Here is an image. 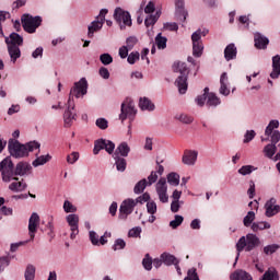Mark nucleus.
Returning a JSON list of instances; mask_svg holds the SVG:
<instances>
[{"label":"nucleus","mask_w":280,"mask_h":280,"mask_svg":"<svg viewBox=\"0 0 280 280\" xmlns=\"http://www.w3.org/2000/svg\"><path fill=\"white\" fill-rule=\"evenodd\" d=\"M88 89H89V83L84 78H82L79 82H75L74 86L71 89L69 100H68V108L63 113L65 128H71L77 117L75 113H73L75 110V105L71 102L72 97L78 98L81 95H86Z\"/></svg>","instance_id":"1"},{"label":"nucleus","mask_w":280,"mask_h":280,"mask_svg":"<svg viewBox=\"0 0 280 280\" xmlns=\"http://www.w3.org/2000/svg\"><path fill=\"white\" fill-rule=\"evenodd\" d=\"M275 128H279V120H270L265 130V137H261V141H271V143L267 144L264 148L265 155L268 159H272L275 154H277V143L280 141V131L275 130Z\"/></svg>","instance_id":"2"},{"label":"nucleus","mask_w":280,"mask_h":280,"mask_svg":"<svg viewBox=\"0 0 280 280\" xmlns=\"http://www.w3.org/2000/svg\"><path fill=\"white\" fill-rule=\"evenodd\" d=\"M40 149V143L37 141H31L28 143L22 144L19 140L10 139L8 142L9 153L13 159H25L30 156V152Z\"/></svg>","instance_id":"3"},{"label":"nucleus","mask_w":280,"mask_h":280,"mask_svg":"<svg viewBox=\"0 0 280 280\" xmlns=\"http://www.w3.org/2000/svg\"><path fill=\"white\" fill-rule=\"evenodd\" d=\"M173 71L174 73H179L175 81V86H177L180 95H185L188 89L187 79L189 78V68H187V63L183 61H175L173 63Z\"/></svg>","instance_id":"4"},{"label":"nucleus","mask_w":280,"mask_h":280,"mask_svg":"<svg viewBox=\"0 0 280 280\" xmlns=\"http://www.w3.org/2000/svg\"><path fill=\"white\" fill-rule=\"evenodd\" d=\"M259 244V237H257V235L255 234H247L246 236H242L236 243V261L237 259H240V254L242 253V250H244V248L247 253H250V250L257 248Z\"/></svg>","instance_id":"5"},{"label":"nucleus","mask_w":280,"mask_h":280,"mask_svg":"<svg viewBox=\"0 0 280 280\" xmlns=\"http://www.w3.org/2000/svg\"><path fill=\"white\" fill-rule=\"evenodd\" d=\"M209 34V30L203 28V30H197L195 33L191 35V42H192V56L195 58H200L202 56V51L205 50V46L202 45V36H207Z\"/></svg>","instance_id":"6"},{"label":"nucleus","mask_w":280,"mask_h":280,"mask_svg":"<svg viewBox=\"0 0 280 280\" xmlns=\"http://www.w3.org/2000/svg\"><path fill=\"white\" fill-rule=\"evenodd\" d=\"M136 115H137V108L135 107V101H132V98L127 97L121 103L119 119L122 122L126 121V119H130V121H132Z\"/></svg>","instance_id":"7"},{"label":"nucleus","mask_w":280,"mask_h":280,"mask_svg":"<svg viewBox=\"0 0 280 280\" xmlns=\"http://www.w3.org/2000/svg\"><path fill=\"white\" fill-rule=\"evenodd\" d=\"M14 163L12 159L5 158L0 162V172L2 174V180L10 183L11 180H19V177H14Z\"/></svg>","instance_id":"8"},{"label":"nucleus","mask_w":280,"mask_h":280,"mask_svg":"<svg viewBox=\"0 0 280 280\" xmlns=\"http://www.w3.org/2000/svg\"><path fill=\"white\" fill-rule=\"evenodd\" d=\"M21 21L24 32H27V34H34L36 30L40 27V23H43V18L23 14Z\"/></svg>","instance_id":"9"},{"label":"nucleus","mask_w":280,"mask_h":280,"mask_svg":"<svg viewBox=\"0 0 280 280\" xmlns=\"http://www.w3.org/2000/svg\"><path fill=\"white\" fill-rule=\"evenodd\" d=\"M114 19L118 25H120V30H126L127 27L132 26V18L130 16V12L124 11L121 8H116L114 12Z\"/></svg>","instance_id":"10"},{"label":"nucleus","mask_w":280,"mask_h":280,"mask_svg":"<svg viewBox=\"0 0 280 280\" xmlns=\"http://www.w3.org/2000/svg\"><path fill=\"white\" fill-rule=\"evenodd\" d=\"M101 150H105L107 154L115 152V144L110 140L98 139L94 142L93 154H100Z\"/></svg>","instance_id":"11"},{"label":"nucleus","mask_w":280,"mask_h":280,"mask_svg":"<svg viewBox=\"0 0 280 280\" xmlns=\"http://www.w3.org/2000/svg\"><path fill=\"white\" fill-rule=\"evenodd\" d=\"M135 207H137L135 199H126L122 201L119 209V219L126 220V218H128V215L135 211Z\"/></svg>","instance_id":"12"},{"label":"nucleus","mask_w":280,"mask_h":280,"mask_svg":"<svg viewBox=\"0 0 280 280\" xmlns=\"http://www.w3.org/2000/svg\"><path fill=\"white\" fill-rule=\"evenodd\" d=\"M40 222V217L38 213L33 212L28 220V235L32 241L36 237V231H38V224Z\"/></svg>","instance_id":"13"},{"label":"nucleus","mask_w":280,"mask_h":280,"mask_svg":"<svg viewBox=\"0 0 280 280\" xmlns=\"http://www.w3.org/2000/svg\"><path fill=\"white\" fill-rule=\"evenodd\" d=\"M175 8V16H177V21L185 23V21H187V16H189V13L185 10V0H176Z\"/></svg>","instance_id":"14"},{"label":"nucleus","mask_w":280,"mask_h":280,"mask_svg":"<svg viewBox=\"0 0 280 280\" xmlns=\"http://www.w3.org/2000/svg\"><path fill=\"white\" fill-rule=\"evenodd\" d=\"M266 209V217L267 218H273V215H277V213H280V206L277 205V199L271 198L265 203Z\"/></svg>","instance_id":"15"},{"label":"nucleus","mask_w":280,"mask_h":280,"mask_svg":"<svg viewBox=\"0 0 280 280\" xmlns=\"http://www.w3.org/2000/svg\"><path fill=\"white\" fill-rule=\"evenodd\" d=\"M106 237H110V233L105 232L103 236L97 235L95 231H90V242H92L93 246H104L105 244H108V240Z\"/></svg>","instance_id":"16"},{"label":"nucleus","mask_w":280,"mask_h":280,"mask_svg":"<svg viewBox=\"0 0 280 280\" xmlns=\"http://www.w3.org/2000/svg\"><path fill=\"white\" fill-rule=\"evenodd\" d=\"M32 172V165L28 162H19L15 165L14 177L27 176Z\"/></svg>","instance_id":"17"},{"label":"nucleus","mask_w":280,"mask_h":280,"mask_svg":"<svg viewBox=\"0 0 280 280\" xmlns=\"http://www.w3.org/2000/svg\"><path fill=\"white\" fill-rule=\"evenodd\" d=\"M254 43L256 49H268V45H270V39L264 36L261 33H256L254 35Z\"/></svg>","instance_id":"18"},{"label":"nucleus","mask_w":280,"mask_h":280,"mask_svg":"<svg viewBox=\"0 0 280 280\" xmlns=\"http://www.w3.org/2000/svg\"><path fill=\"white\" fill-rule=\"evenodd\" d=\"M182 161L185 165H196V161H198V152L185 151Z\"/></svg>","instance_id":"19"},{"label":"nucleus","mask_w":280,"mask_h":280,"mask_svg":"<svg viewBox=\"0 0 280 280\" xmlns=\"http://www.w3.org/2000/svg\"><path fill=\"white\" fill-rule=\"evenodd\" d=\"M220 93L221 95H230L231 90H229V74L226 72H223L220 78Z\"/></svg>","instance_id":"20"},{"label":"nucleus","mask_w":280,"mask_h":280,"mask_svg":"<svg viewBox=\"0 0 280 280\" xmlns=\"http://www.w3.org/2000/svg\"><path fill=\"white\" fill-rule=\"evenodd\" d=\"M5 44L8 45V47H10V45L21 47L23 46V37L19 35V33H11L9 38L5 37Z\"/></svg>","instance_id":"21"},{"label":"nucleus","mask_w":280,"mask_h":280,"mask_svg":"<svg viewBox=\"0 0 280 280\" xmlns=\"http://www.w3.org/2000/svg\"><path fill=\"white\" fill-rule=\"evenodd\" d=\"M224 58L229 62L230 60H235L237 58V47L235 44H229L224 49Z\"/></svg>","instance_id":"22"},{"label":"nucleus","mask_w":280,"mask_h":280,"mask_svg":"<svg viewBox=\"0 0 280 280\" xmlns=\"http://www.w3.org/2000/svg\"><path fill=\"white\" fill-rule=\"evenodd\" d=\"M8 54L10 56L11 62H13V65H15L16 60H19V58H21V48H19V46H16V45H9Z\"/></svg>","instance_id":"23"},{"label":"nucleus","mask_w":280,"mask_h":280,"mask_svg":"<svg viewBox=\"0 0 280 280\" xmlns=\"http://www.w3.org/2000/svg\"><path fill=\"white\" fill-rule=\"evenodd\" d=\"M130 154V145L128 142H121L115 150L114 156L126 158Z\"/></svg>","instance_id":"24"},{"label":"nucleus","mask_w":280,"mask_h":280,"mask_svg":"<svg viewBox=\"0 0 280 280\" xmlns=\"http://www.w3.org/2000/svg\"><path fill=\"white\" fill-rule=\"evenodd\" d=\"M280 75V56L277 55L272 58V72L270 73V78L272 80H277Z\"/></svg>","instance_id":"25"},{"label":"nucleus","mask_w":280,"mask_h":280,"mask_svg":"<svg viewBox=\"0 0 280 280\" xmlns=\"http://www.w3.org/2000/svg\"><path fill=\"white\" fill-rule=\"evenodd\" d=\"M104 27V24L98 20H95L88 26V37L93 38L95 32H100Z\"/></svg>","instance_id":"26"},{"label":"nucleus","mask_w":280,"mask_h":280,"mask_svg":"<svg viewBox=\"0 0 280 280\" xmlns=\"http://www.w3.org/2000/svg\"><path fill=\"white\" fill-rule=\"evenodd\" d=\"M161 259L165 266H178V258L172 254L163 253Z\"/></svg>","instance_id":"27"},{"label":"nucleus","mask_w":280,"mask_h":280,"mask_svg":"<svg viewBox=\"0 0 280 280\" xmlns=\"http://www.w3.org/2000/svg\"><path fill=\"white\" fill-rule=\"evenodd\" d=\"M9 189L15 192L25 191L27 189V183L23 179L21 182H13L9 185Z\"/></svg>","instance_id":"28"},{"label":"nucleus","mask_w":280,"mask_h":280,"mask_svg":"<svg viewBox=\"0 0 280 280\" xmlns=\"http://www.w3.org/2000/svg\"><path fill=\"white\" fill-rule=\"evenodd\" d=\"M139 106L141 110H154L155 108L154 103L148 97L140 98Z\"/></svg>","instance_id":"29"},{"label":"nucleus","mask_w":280,"mask_h":280,"mask_svg":"<svg viewBox=\"0 0 280 280\" xmlns=\"http://www.w3.org/2000/svg\"><path fill=\"white\" fill-rule=\"evenodd\" d=\"M115 159V165L118 172H126V167L128 163L126 162V159L119 156V155H114Z\"/></svg>","instance_id":"30"},{"label":"nucleus","mask_w":280,"mask_h":280,"mask_svg":"<svg viewBox=\"0 0 280 280\" xmlns=\"http://www.w3.org/2000/svg\"><path fill=\"white\" fill-rule=\"evenodd\" d=\"M261 280H279V273L277 269L269 268L264 275Z\"/></svg>","instance_id":"31"},{"label":"nucleus","mask_w":280,"mask_h":280,"mask_svg":"<svg viewBox=\"0 0 280 280\" xmlns=\"http://www.w3.org/2000/svg\"><path fill=\"white\" fill-rule=\"evenodd\" d=\"M51 161V155H40L36 160L33 161V167H39V165H45V163H49Z\"/></svg>","instance_id":"32"},{"label":"nucleus","mask_w":280,"mask_h":280,"mask_svg":"<svg viewBox=\"0 0 280 280\" xmlns=\"http://www.w3.org/2000/svg\"><path fill=\"white\" fill-rule=\"evenodd\" d=\"M265 229H270V223L268 222H254L252 224V231H254V233H257L258 231H265Z\"/></svg>","instance_id":"33"},{"label":"nucleus","mask_w":280,"mask_h":280,"mask_svg":"<svg viewBox=\"0 0 280 280\" xmlns=\"http://www.w3.org/2000/svg\"><path fill=\"white\" fill-rule=\"evenodd\" d=\"M235 280H253V276L244 270H238L233 273Z\"/></svg>","instance_id":"34"},{"label":"nucleus","mask_w":280,"mask_h":280,"mask_svg":"<svg viewBox=\"0 0 280 280\" xmlns=\"http://www.w3.org/2000/svg\"><path fill=\"white\" fill-rule=\"evenodd\" d=\"M155 45L158 49H165L167 47V37H163V35L159 33L155 37Z\"/></svg>","instance_id":"35"},{"label":"nucleus","mask_w":280,"mask_h":280,"mask_svg":"<svg viewBox=\"0 0 280 280\" xmlns=\"http://www.w3.org/2000/svg\"><path fill=\"white\" fill-rule=\"evenodd\" d=\"M167 183L173 185V187H178L180 185V175L178 173H170L167 175Z\"/></svg>","instance_id":"36"},{"label":"nucleus","mask_w":280,"mask_h":280,"mask_svg":"<svg viewBox=\"0 0 280 280\" xmlns=\"http://www.w3.org/2000/svg\"><path fill=\"white\" fill-rule=\"evenodd\" d=\"M167 192V179L161 177L156 184V194Z\"/></svg>","instance_id":"37"},{"label":"nucleus","mask_w":280,"mask_h":280,"mask_svg":"<svg viewBox=\"0 0 280 280\" xmlns=\"http://www.w3.org/2000/svg\"><path fill=\"white\" fill-rule=\"evenodd\" d=\"M207 106H220V97L215 93L211 92L207 96Z\"/></svg>","instance_id":"38"},{"label":"nucleus","mask_w":280,"mask_h":280,"mask_svg":"<svg viewBox=\"0 0 280 280\" xmlns=\"http://www.w3.org/2000/svg\"><path fill=\"white\" fill-rule=\"evenodd\" d=\"M24 277L25 280H34L36 277V267L34 265H27Z\"/></svg>","instance_id":"39"},{"label":"nucleus","mask_w":280,"mask_h":280,"mask_svg":"<svg viewBox=\"0 0 280 280\" xmlns=\"http://www.w3.org/2000/svg\"><path fill=\"white\" fill-rule=\"evenodd\" d=\"M148 179L143 178L138 182L133 188L135 194H143L145 191V187L148 186Z\"/></svg>","instance_id":"40"},{"label":"nucleus","mask_w":280,"mask_h":280,"mask_svg":"<svg viewBox=\"0 0 280 280\" xmlns=\"http://www.w3.org/2000/svg\"><path fill=\"white\" fill-rule=\"evenodd\" d=\"M161 16V13L159 11H156V13L154 15H149L145 20H144V25L145 27H151V25H155L156 21H159V18Z\"/></svg>","instance_id":"41"},{"label":"nucleus","mask_w":280,"mask_h":280,"mask_svg":"<svg viewBox=\"0 0 280 280\" xmlns=\"http://www.w3.org/2000/svg\"><path fill=\"white\" fill-rule=\"evenodd\" d=\"M67 222H68L70 229H75V228H78V224L80 222V217H78V214H69L67 217Z\"/></svg>","instance_id":"42"},{"label":"nucleus","mask_w":280,"mask_h":280,"mask_svg":"<svg viewBox=\"0 0 280 280\" xmlns=\"http://www.w3.org/2000/svg\"><path fill=\"white\" fill-rule=\"evenodd\" d=\"M255 222V212L254 211H248L245 218L243 219V224L244 226H250V224H254Z\"/></svg>","instance_id":"43"},{"label":"nucleus","mask_w":280,"mask_h":280,"mask_svg":"<svg viewBox=\"0 0 280 280\" xmlns=\"http://www.w3.org/2000/svg\"><path fill=\"white\" fill-rule=\"evenodd\" d=\"M152 257H150V254H145L143 260H142V266L145 270H152Z\"/></svg>","instance_id":"44"},{"label":"nucleus","mask_w":280,"mask_h":280,"mask_svg":"<svg viewBox=\"0 0 280 280\" xmlns=\"http://www.w3.org/2000/svg\"><path fill=\"white\" fill-rule=\"evenodd\" d=\"M100 60L102 65L108 66V65H112L113 62V56H110V54L108 52H105L100 56Z\"/></svg>","instance_id":"45"},{"label":"nucleus","mask_w":280,"mask_h":280,"mask_svg":"<svg viewBox=\"0 0 280 280\" xmlns=\"http://www.w3.org/2000/svg\"><path fill=\"white\" fill-rule=\"evenodd\" d=\"M184 220H185V219L183 218V215L176 214V215H175V220H173V221L170 222V226H171L172 229H178V226H180V224H183V221H184Z\"/></svg>","instance_id":"46"},{"label":"nucleus","mask_w":280,"mask_h":280,"mask_svg":"<svg viewBox=\"0 0 280 280\" xmlns=\"http://www.w3.org/2000/svg\"><path fill=\"white\" fill-rule=\"evenodd\" d=\"M279 250V245L278 244H272L264 247V253L265 255H272Z\"/></svg>","instance_id":"47"},{"label":"nucleus","mask_w":280,"mask_h":280,"mask_svg":"<svg viewBox=\"0 0 280 280\" xmlns=\"http://www.w3.org/2000/svg\"><path fill=\"white\" fill-rule=\"evenodd\" d=\"M124 248H126V241L121 238L116 240L113 245V250H124Z\"/></svg>","instance_id":"48"},{"label":"nucleus","mask_w":280,"mask_h":280,"mask_svg":"<svg viewBox=\"0 0 280 280\" xmlns=\"http://www.w3.org/2000/svg\"><path fill=\"white\" fill-rule=\"evenodd\" d=\"M253 170H255L253 165H244L238 170V174H242V176H247V174H253Z\"/></svg>","instance_id":"49"},{"label":"nucleus","mask_w":280,"mask_h":280,"mask_svg":"<svg viewBox=\"0 0 280 280\" xmlns=\"http://www.w3.org/2000/svg\"><path fill=\"white\" fill-rule=\"evenodd\" d=\"M95 124L100 130H106L108 128V120L106 118H97Z\"/></svg>","instance_id":"50"},{"label":"nucleus","mask_w":280,"mask_h":280,"mask_svg":"<svg viewBox=\"0 0 280 280\" xmlns=\"http://www.w3.org/2000/svg\"><path fill=\"white\" fill-rule=\"evenodd\" d=\"M63 211H66V213H75L77 209L74 208L73 203L66 200L63 202Z\"/></svg>","instance_id":"51"},{"label":"nucleus","mask_w":280,"mask_h":280,"mask_svg":"<svg viewBox=\"0 0 280 280\" xmlns=\"http://www.w3.org/2000/svg\"><path fill=\"white\" fill-rule=\"evenodd\" d=\"M177 119L182 121V124H192L194 122V117L187 115V114H182L177 116Z\"/></svg>","instance_id":"52"},{"label":"nucleus","mask_w":280,"mask_h":280,"mask_svg":"<svg viewBox=\"0 0 280 280\" xmlns=\"http://www.w3.org/2000/svg\"><path fill=\"white\" fill-rule=\"evenodd\" d=\"M80 159V153L78 152H72L70 155L67 156V163L70 165H73Z\"/></svg>","instance_id":"53"},{"label":"nucleus","mask_w":280,"mask_h":280,"mask_svg":"<svg viewBox=\"0 0 280 280\" xmlns=\"http://www.w3.org/2000/svg\"><path fill=\"white\" fill-rule=\"evenodd\" d=\"M147 211L151 215H154V213H156V202L154 201L147 202Z\"/></svg>","instance_id":"54"},{"label":"nucleus","mask_w":280,"mask_h":280,"mask_svg":"<svg viewBox=\"0 0 280 280\" xmlns=\"http://www.w3.org/2000/svg\"><path fill=\"white\" fill-rule=\"evenodd\" d=\"M180 205H183V201H172L171 203L172 213H178V211H180Z\"/></svg>","instance_id":"55"},{"label":"nucleus","mask_w":280,"mask_h":280,"mask_svg":"<svg viewBox=\"0 0 280 280\" xmlns=\"http://www.w3.org/2000/svg\"><path fill=\"white\" fill-rule=\"evenodd\" d=\"M148 180L147 184L150 185H154V183H156V180H159V175H156V172L152 171L151 174L148 176Z\"/></svg>","instance_id":"56"},{"label":"nucleus","mask_w":280,"mask_h":280,"mask_svg":"<svg viewBox=\"0 0 280 280\" xmlns=\"http://www.w3.org/2000/svg\"><path fill=\"white\" fill-rule=\"evenodd\" d=\"M139 52H131L128 58H127V62H129V65H135V62H137V60H139Z\"/></svg>","instance_id":"57"},{"label":"nucleus","mask_w":280,"mask_h":280,"mask_svg":"<svg viewBox=\"0 0 280 280\" xmlns=\"http://www.w3.org/2000/svg\"><path fill=\"white\" fill-rule=\"evenodd\" d=\"M148 200H150V194L144 192L142 196L138 197L135 202L136 205H143V202H148Z\"/></svg>","instance_id":"58"},{"label":"nucleus","mask_w":280,"mask_h":280,"mask_svg":"<svg viewBox=\"0 0 280 280\" xmlns=\"http://www.w3.org/2000/svg\"><path fill=\"white\" fill-rule=\"evenodd\" d=\"M129 237H139L141 235V228H132L128 233Z\"/></svg>","instance_id":"59"},{"label":"nucleus","mask_w":280,"mask_h":280,"mask_svg":"<svg viewBox=\"0 0 280 280\" xmlns=\"http://www.w3.org/2000/svg\"><path fill=\"white\" fill-rule=\"evenodd\" d=\"M255 130L247 131L245 133L244 143H250V141L255 139Z\"/></svg>","instance_id":"60"},{"label":"nucleus","mask_w":280,"mask_h":280,"mask_svg":"<svg viewBox=\"0 0 280 280\" xmlns=\"http://www.w3.org/2000/svg\"><path fill=\"white\" fill-rule=\"evenodd\" d=\"M137 43H139V39H137V37H129L126 40L127 47L129 49H132L135 47V45H137Z\"/></svg>","instance_id":"61"},{"label":"nucleus","mask_w":280,"mask_h":280,"mask_svg":"<svg viewBox=\"0 0 280 280\" xmlns=\"http://www.w3.org/2000/svg\"><path fill=\"white\" fill-rule=\"evenodd\" d=\"M98 73L104 80H108V78H110V72L104 67L100 68Z\"/></svg>","instance_id":"62"},{"label":"nucleus","mask_w":280,"mask_h":280,"mask_svg":"<svg viewBox=\"0 0 280 280\" xmlns=\"http://www.w3.org/2000/svg\"><path fill=\"white\" fill-rule=\"evenodd\" d=\"M247 194L250 199L255 198V182H249V188L247 190Z\"/></svg>","instance_id":"63"},{"label":"nucleus","mask_w":280,"mask_h":280,"mask_svg":"<svg viewBox=\"0 0 280 280\" xmlns=\"http://www.w3.org/2000/svg\"><path fill=\"white\" fill-rule=\"evenodd\" d=\"M128 51H130V49L127 46H122L119 48L118 54H119L120 58L124 59V58H128Z\"/></svg>","instance_id":"64"}]
</instances>
